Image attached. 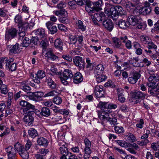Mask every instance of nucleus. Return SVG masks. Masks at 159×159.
Wrapping results in <instances>:
<instances>
[{"label":"nucleus","mask_w":159,"mask_h":159,"mask_svg":"<svg viewBox=\"0 0 159 159\" xmlns=\"http://www.w3.org/2000/svg\"><path fill=\"white\" fill-rule=\"evenodd\" d=\"M107 11L108 16H111L113 20H116L118 16L124 15L125 13L122 7L119 5L112 6Z\"/></svg>","instance_id":"f257e3e1"},{"label":"nucleus","mask_w":159,"mask_h":159,"mask_svg":"<svg viewBox=\"0 0 159 159\" xmlns=\"http://www.w3.org/2000/svg\"><path fill=\"white\" fill-rule=\"evenodd\" d=\"M39 111L36 109L31 111L23 113L24 116L23 118V121L28 125L30 126L33 124L34 113H36Z\"/></svg>","instance_id":"f03ea898"},{"label":"nucleus","mask_w":159,"mask_h":159,"mask_svg":"<svg viewBox=\"0 0 159 159\" xmlns=\"http://www.w3.org/2000/svg\"><path fill=\"white\" fill-rule=\"evenodd\" d=\"M146 94L141 91H136L132 93L129 101L133 104H136L140 102V99L145 98Z\"/></svg>","instance_id":"7ed1b4c3"},{"label":"nucleus","mask_w":159,"mask_h":159,"mask_svg":"<svg viewBox=\"0 0 159 159\" xmlns=\"http://www.w3.org/2000/svg\"><path fill=\"white\" fill-rule=\"evenodd\" d=\"M20 105L24 107L23 113L36 110L34 105L31 104L25 100H22L20 101Z\"/></svg>","instance_id":"20e7f679"},{"label":"nucleus","mask_w":159,"mask_h":159,"mask_svg":"<svg viewBox=\"0 0 159 159\" xmlns=\"http://www.w3.org/2000/svg\"><path fill=\"white\" fill-rule=\"evenodd\" d=\"M17 31L16 29L11 28L7 29L5 33V40L8 42L9 40L15 38L17 35Z\"/></svg>","instance_id":"39448f33"},{"label":"nucleus","mask_w":159,"mask_h":159,"mask_svg":"<svg viewBox=\"0 0 159 159\" xmlns=\"http://www.w3.org/2000/svg\"><path fill=\"white\" fill-rule=\"evenodd\" d=\"M151 75L148 78L149 82L147 84L149 87H156L157 82L159 81V76L157 74Z\"/></svg>","instance_id":"423d86ee"},{"label":"nucleus","mask_w":159,"mask_h":159,"mask_svg":"<svg viewBox=\"0 0 159 159\" xmlns=\"http://www.w3.org/2000/svg\"><path fill=\"white\" fill-rule=\"evenodd\" d=\"M75 64L80 70H83L85 67V63L82 58L80 56H76L73 58Z\"/></svg>","instance_id":"0eeeda50"},{"label":"nucleus","mask_w":159,"mask_h":159,"mask_svg":"<svg viewBox=\"0 0 159 159\" xmlns=\"http://www.w3.org/2000/svg\"><path fill=\"white\" fill-rule=\"evenodd\" d=\"M46 76L45 72L43 71L39 70L36 74L33 75V80L35 83L39 84L40 83L39 80L42 79Z\"/></svg>","instance_id":"6e6552de"},{"label":"nucleus","mask_w":159,"mask_h":159,"mask_svg":"<svg viewBox=\"0 0 159 159\" xmlns=\"http://www.w3.org/2000/svg\"><path fill=\"white\" fill-rule=\"evenodd\" d=\"M141 19L139 16L131 15L128 16L127 20L129 25L135 26L138 23L140 22Z\"/></svg>","instance_id":"1a4fd4ad"},{"label":"nucleus","mask_w":159,"mask_h":159,"mask_svg":"<svg viewBox=\"0 0 159 159\" xmlns=\"http://www.w3.org/2000/svg\"><path fill=\"white\" fill-rule=\"evenodd\" d=\"M104 87L101 85H97L95 88L94 92L97 98H101L104 97L105 92L103 90Z\"/></svg>","instance_id":"9d476101"},{"label":"nucleus","mask_w":159,"mask_h":159,"mask_svg":"<svg viewBox=\"0 0 159 159\" xmlns=\"http://www.w3.org/2000/svg\"><path fill=\"white\" fill-rule=\"evenodd\" d=\"M58 75L62 76L65 79H68L73 77V75L72 71L69 69H65L63 72L61 71L60 72H58Z\"/></svg>","instance_id":"9b49d317"},{"label":"nucleus","mask_w":159,"mask_h":159,"mask_svg":"<svg viewBox=\"0 0 159 159\" xmlns=\"http://www.w3.org/2000/svg\"><path fill=\"white\" fill-rule=\"evenodd\" d=\"M91 17L93 18H95V19L99 22L105 20L106 17L104 13L103 12L96 13L94 15H91Z\"/></svg>","instance_id":"f8f14e48"},{"label":"nucleus","mask_w":159,"mask_h":159,"mask_svg":"<svg viewBox=\"0 0 159 159\" xmlns=\"http://www.w3.org/2000/svg\"><path fill=\"white\" fill-rule=\"evenodd\" d=\"M102 25L105 28L109 31H111L113 28L114 25L111 21L108 19H105L102 22Z\"/></svg>","instance_id":"ddd939ff"},{"label":"nucleus","mask_w":159,"mask_h":159,"mask_svg":"<svg viewBox=\"0 0 159 159\" xmlns=\"http://www.w3.org/2000/svg\"><path fill=\"white\" fill-rule=\"evenodd\" d=\"M54 23L50 21L47 22L46 24V26L49 31L52 34H54L56 33L57 31V27L53 25Z\"/></svg>","instance_id":"4468645a"},{"label":"nucleus","mask_w":159,"mask_h":159,"mask_svg":"<svg viewBox=\"0 0 159 159\" xmlns=\"http://www.w3.org/2000/svg\"><path fill=\"white\" fill-rule=\"evenodd\" d=\"M73 81L75 84L81 82L83 80L82 75L79 72H77L73 75Z\"/></svg>","instance_id":"2eb2a0df"},{"label":"nucleus","mask_w":159,"mask_h":159,"mask_svg":"<svg viewBox=\"0 0 159 159\" xmlns=\"http://www.w3.org/2000/svg\"><path fill=\"white\" fill-rule=\"evenodd\" d=\"M61 153L62 156L61 157L60 159H66L67 156L71 154V152L68 151L67 148L64 145L62 146L60 148Z\"/></svg>","instance_id":"dca6fc26"},{"label":"nucleus","mask_w":159,"mask_h":159,"mask_svg":"<svg viewBox=\"0 0 159 159\" xmlns=\"http://www.w3.org/2000/svg\"><path fill=\"white\" fill-rule=\"evenodd\" d=\"M107 113L103 111L100 114H98L99 118L101 120H102V124L104 126L106 125L105 123L107 122L109 116L108 113Z\"/></svg>","instance_id":"f3484780"},{"label":"nucleus","mask_w":159,"mask_h":159,"mask_svg":"<svg viewBox=\"0 0 159 159\" xmlns=\"http://www.w3.org/2000/svg\"><path fill=\"white\" fill-rule=\"evenodd\" d=\"M44 56L47 57L48 59L54 61L57 58V57L54 54L53 51L51 48H49L47 50V52L44 54Z\"/></svg>","instance_id":"a211bd4d"},{"label":"nucleus","mask_w":159,"mask_h":159,"mask_svg":"<svg viewBox=\"0 0 159 159\" xmlns=\"http://www.w3.org/2000/svg\"><path fill=\"white\" fill-rule=\"evenodd\" d=\"M38 145L44 147L48 146L49 141L48 139L43 137H40L38 139L37 141Z\"/></svg>","instance_id":"6ab92c4d"},{"label":"nucleus","mask_w":159,"mask_h":159,"mask_svg":"<svg viewBox=\"0 0 159 159\" xmlns=\"http://www.w3.org/2000/svg\"><path fill=\"white\" fill-rule=\"evenodd\" d=\"M116 24L120 28L124 29H126L129 25V23H126L125 20L123 19H120L116 22Z\"/></svg>","instance_id":"aec40b11"},{"label":"nucleus","mask_w":159,"mask_h":159,"mask_svg":"<svg viewBox=\"0 0 159 159\" xmlns=\"http://www.w3.org/2000/svg\"><path fill=\"white\" fill-rule=\"evenodd\" d=\"M13 61L14 59L12 58H9V59L7 57L0 58V63L2 65H5L6 67L8 66L9 63L13 62Z\"/></svg>","instance_id":"412c9836"},{"label":"nucleus","mask_w":159,"mask_h":159,"mask_svg":"<svg viewBox=\"0 0 159 159\" xmlns=\"http://www.w3.org/2000/svg\"><path fill=\"white\" fill-rule=\"evenodd\" d=\"M36 34L39 36L41 39H45L46 38V34L44 29L42 28L38 29L36 32Z\"/></svg>","instance_id":"4be33fe9"},{"label":"nucleus","mask_w":159,"mask_h":159,"mask_svg":"<svg viewBox=\"0 0 159 159\" xmlns=\"http://www.w3.org/2000/svg\"><path fill=\"white\" fill-rule=\"evenodd\" d=\"M42 93L40 92H36L33 93L30 95L29 98L31 100L37 101L38 99L41 98L42 95Z\"/></svg>","instance_id":"5701e85b"},{"label":"nucleus","mask_w":159,"mask_h":159,"mask_svg":"<svg viewBox=\"0 0 159 159\" xmlns=\"http://www.w3.org/2000/svg\"><path fill=\"white\" fill-rule=\"evenodd\" d=\"M151 7H142L139 9V11L144 15H149L152 12Z\"/></svg>","instance_id":"b1692460"},{"label":"nucleus","mask_w":159,"mask_h":159,"mask_svg":"<svg viewBox=\"0 0 159 159\" xmlns=\"http://www.w3.org/2000/svg\"><path fill=\"white\" fill-rule=\"evenodd\" d=\"M104 68L103 65L101 64L98 65L95 67L94 70V73L95 75H98L102 74Z\"/></svg>","instance_id":"393cba45"},{"label":"nucleus","mask_w":159,"mask_h":159,"mask_svg":"<svg viewBox=\"0 0 159 159\" xmlns=\"http://www.w3.org/2000/svg\"><path fill=\"white\" fill-rule=\"evenodd\" d=\"M113 46L114 48H120L121 46V43L119 38L114 37L112 39Z\"/></svg>","instance_id":"a878e982"},{"label":"nucleus","mask_w":159,"mask_h":159,"mask_svg":"<svg viewBox=\"0 0 159 159\" xmlns=\"http://www.w3.org/2000/svg\"><path fill=\"white\" fill-rule=\"evenodd\" d=\"M46 82L47 83L50 88L52 89H55L57 87L56 84L51 77H47Z\"/></svg>","instance_id":"bb28decb"},{"label":"nucleus","mask_w":159,"mask_h":159,"mask_svg":"<svg viewBox=\"0 0 159 159\" xmlns=\"http://www.w3.org/2000/svg\"><path fill=\"white\" fill-rule=\"evenodd\" d=\"M10 50V52L11 53L16 54L19 53L20 51V48L19 47V44L16 43L15 45L12 46Z\"/></svg>","instance_id":"cd10ccee"},{"label":"nucleus","mask_w":159,"mask_h":159,"mask_svg":"<svg viewBox=\"0 0 159 159\" xmlns=\"http://www.w3.org/2000/svg\"><path fill=\"white\" fill-rule=\"evenodd\" d=\"M40 113L42 115L47 117L50 115L51 112L48 108L44 107L42 108Z\"/></svg>","instance_id":"c85d7f7f"},{"label":"nucleus","mask_w":159,"mask_h":159,"mask_svg":"<svg viewBox=\"0 0 159 159\" xmlns=\"http://www.w3.org/2000/svg\"><path fill=\"white\" fill-rule=\"evenodd\" d=\"M63 43L60 39H57L55 40L54 42V46L56 48L62 50L63 49Z\"/></svg>","instance_id":"c756f323"},{"label":"nucleus","mask_w":159,"mask_h":159,"mask_svg":"<svg viewBox=\"0 0 159 159\" xmlns=\"http://www.w3.org/2000/svg\"><path fill=\"white\" fill-rule=\"evenodd\" d=\"M6 152L8 153V155L16 154L17 153L16 149L12 146H10L5 148Z\"/></svg>","instance_id":"7c9ffc66"},{"label":"nucleus","mask_w":159,"mask_h":159,"mask_svg":"<svg viewBox=\"0 0 159 159\" xmlns=\"http://www.w3.org/2000/svg\"><path fill=\"white\" fill-rule=\"evenodd\" d=\"M28 134L30 137L33 138H34L38 135L37 131L33 128H31L28 130Z\"/></svg>","instance_id":"2f4dec72"},{"label":"nucleus","mask_w":159,"mask_h":159,"mask_svg":"<svg viewBox=\"0 0 159 159\" xmlns=\"http://www.w3.org/2000/svg\"><path fill=\"white\" fill-rule=\"evenodd\" d=\"M14 147L16 149V151L18 152L19 154L22 153L25 151H26L25 149L24 146L21 145L20 143H17L14 145Z\"/></svg>","instance_id":"473e14b6"},{"label":"nucleus","mask_w":159,"mask_h":159,"mask_svg":"<svg viewBox=\"0 0 159 159\" xmlns=\"http://www.w3.org/2000/svg\"><path fill=\"white\" fill-rule=\"evenodd\" d=\"M96 77V80L98 83H100L105 81L107 78L106 76L105 75H103L102 74L100 75H95Z\"/></svg>","instance_id":"72a5a7b5"},{"label":"nucleus","mask_w":159,"mask_h":159,"mask_svg":"<svg viewBox=\"0 0 159 159\" xmlns=\"http://www.w3.org/2000/svg\"><path fill=\"white\" fill-rule=\"evenodd\" d=\"M120 146L123 147H130V144L128 143L125 141L120 140H116L115 141Z\"/></svg>","instance_id":"f704fd0d"},{"label":"nucleus","mask_w":159,"mask_h":159,"mask_svg":"<svg viewBox=\"0 0 159 159\" xmlns=\"http://www.w3.org/2000/svg\"><path fill=\"white\" fill-rule=\"evenodd\" d=\"M21 43L22 46L25 47H28L31 43V40L29 38L25 37L22 40Z\"/></svg>","instance_id":"c9c22d12"},{"label":"nucleus","mask_w":159,"mask_h":159,"mask_svg":"<svg viewBox=\"0 0 159 159\" xmlns=\"http://www.w3.org/2000/svg\"><path fill=\"white\" fill-rule=\"evenodd\" d=\"M8 66L6 67V69H8L11 71H14L16 69V63H13V62H11L9 63Z\"/></svg>","instance_id":"e433bc0d"},{"label":"nucleus","mask_w":159,"mask_h":159,"mask_svg":"<svg viewBox=\"0 0 159 159\" xmlns=\"http://www.w3.org/2000/svg\"><path fill=\"white\" fill-rule=\"evenodd\" d=\"M108 102H100L98 104L99 107L103 111L106 112V110H107V104Z\"/></svg>","instance_id":"4c0bfd02"},{"label":"nucleus","mask_w":159,"mask_h":159,"mask_svg":"<svg viewBox=\"0 0 159 159\" xmlns=\"http://www.w3.org/2000/svg\"><path fill=\"white\" fill-rule=\"evenodd\" d=\"M76 25L78 28L81 30L82 31L85 30L86 26L83 25V22L81 20H78V22L76 23Z\"/></svg>","instance_id":"58836bf2"},{"label":"nucleus","mask_w":159,"mask_h":159,"mask_svg":"<svg viewBox=\"0 0 159 159\" xmlns=\"http://www.w3.org/2000/svg\"><path fill=\"white\" fill-rule=\"evenodd\" d=\"M140 39L141 41L144 44L148 43L150 40L149 36L147 35H142L140 36Z\"/></svg>","instance_id":"ea45409f"},{"label":"nucleus","mask_w":159,"mask_h":159,"mask_svg":"<svg viewBox=\"0 0 159 159\" xmlns=\"http://www.w3.org/2000/svg\"><path fill=\"white\" fill-rule=\"evenodd\" d=\"M139 61V58L138 57H133L131 58L129 61V63L134 66H138L137 65H135L134 64H136Z\"/></svg>","instance_id":"a19ab883"},{"label":"nucleus","mask_w":159,"mask_h":159,"mask_svg":"<svg viewBox=\"0 0 159 159\" xmlns=\"http://www.w3.org/2000/svg\"><path fill=\"white\" fill-rule=\"evenodd\" d=\"M20 25L18 26L19 28H20L21 30H23L24 31L26 30L29 27L28 23L25 22H22Z\"/></svg>","instance_id":"79ce46f5"},{"label":"nucleus","mask_w":159,"mask_h":159,"mask_svg":"<svg viewBox=\"0 0 159 159\" xmlns=\"http://www.w3.org/2000/svg\"><path fill=\"white\" fill-rule=\"evenodd\" d=\"M40 45L43 48V50H46L48 45V42L45 39H43L41 42Z\"/></svg>","instance_id":"37998d69"},{"label":"nucleus","mask_w":159,"mask_h":159,"mask_svg":"<svg viewBox=\"0 0 159 159\" xmlns=\"http://www.w3.org/2000/svg\"><path fill=\"white\" fill-rule=\"evenodd\" d=\"M140 72V71H139V72L137 71L133 72L131 74V75L133 76L137 81L141 76V74L139 73Z\"/></svg>","instance_id":"c03bdc74"},{"label":"nucleus","mask_w":159,"mask_h":159,"mask_svg":"<svg viewBox=\"0 0 159 159\" xmlns=\"http://www.w3.org/2000/svg\"><path fill=\"white\" fill-rule=\"evenodd\" d=\"M116 133L120 134L124 132V129L122 126H115L114 128Z\"/></svg>","instance_id":"a18cd8bd"},{"label":"nucleus","mask_w":159,"mask_h":159,"mask_svg":"<svg viewBox=\"0 0 159 159\" xmlns=\"http://www.w3.org/2000/svg\"><path fill=\"white\" fill-rule=\"evenodd\" d=\"M136 25H137V28L142 30H144L146 27V25L142 22L141 19V20H140V22L138 23Z\"/></svg>","instance_id":"49530a36"},{"label":"nucleus","mask_w":159,"mask_h":159,"mask_svg":"<svg viewBox=\"0 0 159 159\" xmlns=\"http://www.w3.org/2000/svg\"><path fill=\"white\" fill-rule=\"evenodd\" d=\"M117 106L116 104L110 103L107 105V110H106L107 113H111L110 110L112 109H115L116 108Z\"/></svg>","instance_id":"de8ad7c7"},{"label":"nucleus","mask_w":159,"mask_h":159,"mask_svg":"<svg viewBox=\"0 0 159 159\" xmlns=\"http://www.w3.org/2000/svg\"><path fill=\"white\" fill-rule=\"evenodd\" d=\"M53 103L59 105L62 102V100L60 97L56 96L53 98Z\"/></svg>","instance_id":"09e8293b"},{"label":"nucleus","mask_w":159,"mask_h":159,"mask_svg":"<svg viewBox=\"0 0 159 159\" xmlns=\"http://www.w3.org/2000/svg\"><path fill=\"white\" fill-rule=\"evenodd\" d=\"M58 93H59L56 90H53L45 94L44 95V97H47L48 96H53L54 95H57Z\"/></svg>","instance_id":"8fccbe9b"},{"label":"nucleus","mask_w":159,"mask_h":159,"mask_svg":"<svg viewBox=\"0 0 159 159\" xmlns=\"http://www.w3.org/2000/svg\"><path fill=\"white\" fill-rule=\"evenodd\" d=\"M117 120L116 117L111 118L109 117L107 122H109L111 125H115L116 124Z\"/></svg>","instance_id":"3c124183"},{"label":"nucleus","mask_w":159,"mask_h":159,"mask_svg":"<svg viewBox=\"0 0 159 159\" xmlns=\"http://www.w3.org/2000/svg\"><path fill=\"white\" fill-rule=\"evenodd\" d=\"M39 153L44 156L48 153L50 151L48 149L46 148H41L39 149Z\"/></svg>","instance_id":"603ef678"},{"label":"nucleus","mask_w":159,"mask_h":159,"mask_svg":"<svg viewBox=\"0 0 159 159\" xmlns=\"http://www.w3.org/2000/svg\"><path fill=\"white\" fill-rule=\"evenodd\" d=\"M0 89L2 93L6 94L8 92L7 86L4 84H2L1 85Z\"/></svg>","instance_id":"864d4df0"},{"label":"nucleus","mask_w":159,"mask_h":159,"mask_svg":"<svg viewBox=\"0 0 159 159\" xmlns=\"http://www.w3.org/2000/svg\"><path fill=\"white\" fill-rule=\"evenodd\" d=\"M59 21L62 23L64 24H68L69 23V20L66 17H61L59 18Z\"/></svg>","instance_id":"5fc2aeb1"},{"label":"nucleus","mask_w":159,"mask_h":159,"mask_svg":"<svg viewBox=\"0 0 159 159\" xmlns=\"http://www.w3.org/2000/svg\"><path fill=\"white\" fill-rule=\"evenodd\" d=\"M93 5V6L94 8L97 10L98 11L99 8L101 6V3L99 1L92 2Z\"/></svg>","instance_id":"6e6d98bb"},{"label":"nucleus","mask_w":159,"mask_h":159,"mask_svg":"<svg viewBox=\"0 0 159 159\" xmlns=\"http://www.w3.org/2000/svg\"><path fill=\"white\" fill-rule=\"evenodd\" d=\"M14 20L15 23H18V26L21 25L20 24L22 22L21 16L20 15L16 16Z\"/></svg>","instance_id":"4d7b16f0"},{"label":"nucleus","mask_w":159,"mask_h":159,"mask_svg":"<svg viewBox=\"0 0 159 159\" xmlns=\"http://www.w3.org/2000/svg\"><path fill=\"white\" fill-rule=\"evenodd\" d=\"M85 10L89 14H92L97 11L93 6L90 7H87L86 8Z\"/></svg>","instance_id":"13d9d810"},{"label":"nucleus","mask_w":159,"mask_h":159,"mask_svg":"<svg viewBox=\"0 0 159 159\" xmlns=\"http://www.w3.org/2000/svg\"><path fill=\"white\" fill-rule=\"evenodd\" d=\"M28 150L24 151L22 153L19 154L20 156L24 159H27L29 158V153Z\"/></svg>","instance_id":"bf43d9fd"},{"label":"nucleus","mask_w":159,"mask_h":159,"mask_svg":"<svg viewBox=\"0 0 159 159\" xmlns=\"http://www.w3.org/2000/svg\"><path fill=\"white\" fill-rule=\"evenodd\" d=\"M75 2L73 1H70L68 2L69 7L70 8L74 9L77 7V5Z\"/></svg>","instance_id":"052dcab7"},{"label":"nucleus","mask_w":159,"mask_h":159,"mask_svg":"<svg viewBox=\"0 0 159 159\" xmlns=\"http://www.w3.org/2000/svg\"><path fill=\"white\" fill-rule=\"evenodd\" d=\"M70 44H75L77 41V38L75 36H71L70 37Z\"/></svg>","instance_id":"680f3d73"},{"label":"nucleus","mask_w":159,"mask_h":159,"mask_svg":"<svg viewBox=\"0 0 159 159\" xmlns=\"http://www.w3.org/2000/svg\"><path fill=\"white\" fill-rule=\"evenodd\" d=\"M144 124V122L143 119H141L139 120V121L138 122L136 125L137 128L140 129H142L143 128V125Z\"/></svg>","instance_id":"e2e57ef3"},{"label":"nucleus","mask_w":159,"mask_h":159,"mask_svg":"<svg viewBox=\"0 0 159 159\" xmlns=\"http://www.w3.org/2000/svg\"><path fill=\"white\" fill-rule=\"evenodd\" d=\"M148 49H151L153 48L154 49H156L157 48V46L156 45L154 44L152 42L149 41L148 43Z\"/></svg>","instance_id":"0e129e2a"},{"label":"nucleus","mask_w":159,"mask_h":159,"mask_svg":"<svg viewBox=\"0 0 159 159\" xmlns=\"http://www.w3.org/2000/svg\"><path fill=\"white\" fill-rule=\"evenodd\" d=\"M21 89H22L24 91L26 92L29 93L30 90V88L29 86L24 85L20 86Z\"/></svg>","instance_id":"69168bd1"},{"label":"nucleus","mask_w":159,"mask_h":159,"mask_svg":"<svg viewBox=\"0 0 159 159\" xmlns=\"http://www.w3.org/2000/svg\"><path fill=\"white\" fill-rule=\"evenodd\" d=\"M62 57L65 60L68 61L70 62L72 61V57L69 55L66 54L63 55L62 56Z\"/></svg>","instance_id":"338daca9"},{"label":"nucleus","mask_w":159,"mask_h":159,"mask_svg":"<svg viewBox=\"0 0 159 159\" xmlns=\"http://www.w3.org/2000/svg\"><path fill=\"white\" fill-rule=\"evenodd\" d=\"M7 12V10L4 8H0V16H5L7 15L6 12Z\"/></svg>","instance_id":"774afa93"}]
</instances>
